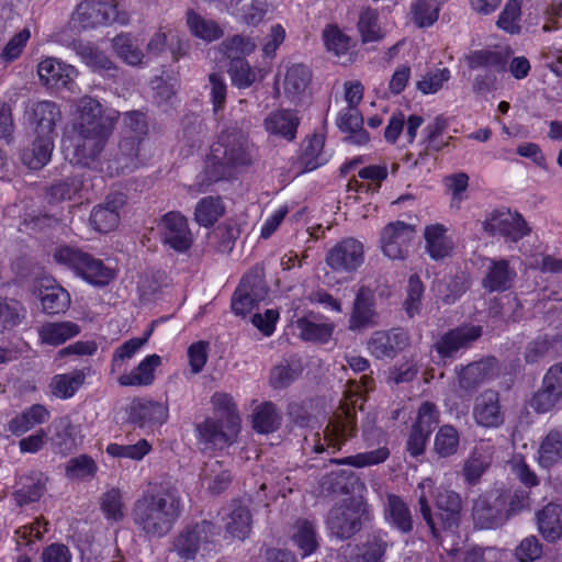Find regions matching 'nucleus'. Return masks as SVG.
I'll return each instance as SVG.
<instances>
[{"mask_svg": "<svg viewBox=\"0 0 562 562\" xmlns=\"http://www.w3.org/2000/svg\"><path fill=\"white\" fill-rule=\"evenodd\" d=\"M473 418L484 428H498L505 423V412L497 391L488 389L475 397Z\"/></svg>", "mask_w": 562, "mask_h": 562, "instance_id": "nucleus-13", "label": "nucleus"}, {"mask_svg": "<svg viewBox=\"0 0 562 562\" xmlns=\"http://www.w3.org/2000/svg\"><path fill=\"white\" fill-rule=\"evenodd\" d=\"M87 281L95 285H104L113 278L112 270L99 259L86 255L79 272Z\"/></svg>", "mask_w": 562, "mask_h": 562, "instance_id": "nucleus-49", "label": "nucleus"}, {"mask_svg": "<svg viewBox=\"0 0 562 562\" xmlns=\"http://www.w3.org/2000/svg\"><path fill=\"white\" fill-rule=\"evenodd\" d=\"M281 412L271 402L258 405L252 414V427L257 432L271 434L281 425Z\"/></svg>", "mask_w": 562, "mask_h": 562, "instance_id": "nucleus-39", "label": "nucleus"}, {"mask_svg": "<svg viewBox=\"0 0 562 562\" xmlns=\"http://www.w3.org/2000/svg\"><path fill=\"white\" fill-rule=\"evenodd\" d=\"M536 520L541 536L549 542H555L562 538V507L549 503L537 512Z\"/></svg>", "mask_w": 562, "mask_h": 562, "instance_id": "nucleus-29", "label": "nucleus"}, {"mask_svg": "<svg viewBox=\"0 0 562 562\" xmlns=\"http://www.w3.org/2000/svg\"><path fill=\"white\" fill-rule=\"evenodd\" d=\"M187 24L194 36L206 42L215 41L223 35L222 29L215 21L204 19L193 10L187 13Z\"/></svg>", "mask_w": 562, "mask_h": 562, "instance_id": "nucleus-47", "label": "nucleus"}, {"mask_svg": "<svg viewBox=\"0 0 562 562\" xmlns=\"http://www.w3.org/2000/svg\"><path fill=\"white\" fill-rule=\"evenodd\" d=\"M488 312L494 317L516 322L521 317V304L517 296L508 294L499 300H494Z\"/></svg>", "mask_w": 562, "mask_h": 562, "instance_id": "nucleus-54", "label": "nucleus"}, {"mask_svg": "<svg viewBox=\"0 0 562 562\" xmlns=\"http://www.w3.org/2000/svg\"><path fill=\"white\" fill-rule=\"evenodd\" d=\"M218 535V528L209 520H202L186 527L173 539L172 548L182 560H194L198 554L204 555L211 550L214 538Z\"/></svg>", "mask_w": 562, "mask_h": 562, "instance_id": "nucleus-5", "label": "nucleus"}, {"mask_svg": "<svg viewBox=\"0 0 562 562\" xmlns=\"http://www.w3.org/2000/svg\"><path fill=\"white\" fill-rule=\"evenodd\" d=\"M385 516L391 525L403 533H407L413 529V519L411 512L404 501L397 495H387L385 505Z\"/></svg>", "mask_w": 562, "mask_h": 562, "instance_id": "nucleus-40", "label": "nucleus"}, {"mask_svg": "<svg viewBox=\"0 0 562 562\" xmlns=\"http://www.w3.org/2000/svg\"><path fill=\"white\" fill-rule=\"evenodd\" d=\"M440 4L441 3L432 0H417L412 8L416 24L420 27H425L437 21Z\"/></svg>", "mask_w": 562, "mask_h": 562, "instance_id": "nucleus-64", "label": "nucleus"}, {"mask_svg": "<svg viewBox=\"0 0 562 562\" xmlns=\"http://www.w3.org/2000/svg\"><path fill=\"white\" fill-rule=\"evenodd\" d=\"M24 318L25 310L18 301L0 297V334L11 331Z\"/></svg>", "mask_w": 562, "mask_h": 562, "instance_id": "nucleus-48", "label": "nucleus"}, {"mask_svg": "<svg viewBox=\"0 0 562 562\" xmlns=\"http://www.w3.org/2000/svg\"><path fill=\"white\" fill-rule=\"evenodd\" d=\"M82 187V180L79 175H71L56 181L48 189L47 193L52 201L59 202L70 200Z\"/></svg>", "mask_w": 562, "mask_h": 562, "instance_id": "nucleus-56", "label": "nucleus"}, {"mask_svg": "<svg viewBox=\"0 0 562 562\" xmlns=\"http://www.w3.org/2000/svg\"><path fill=\"white\" fill-rule=\"evenodd\" d=\"M257 44L254 40L241 35H235L232 38H227L221 44V50L235 61L243 59V55H248L255 50Z\"/></svg>", "mask_w": 562, "mask_h": 562, "instance_id": "nucleus-59", "label": "nucleus"}, {"mask_svg": "<svg viewBox=\"0 0 562 562\" xmlns=\"http://www.w3.org/2000/svg\"><path fill=\"white\" fill-rule=\"evenodd\" d=\"M468 63H469V67L472 69L485 67V68H492L496 71H502L505 69L506 59H505V56L503 54H501L499 52L490 50V49H480V50L472 52L468 56Z\"/></svg>", "mask_w": 562, "mask_h": 562, "instance_id": "nucleus-55", "label": "nucleus"}, {"mask_svg": "<svg viewBox=\"0 0 562 562\" xmlns=\"http://www.w3.org/2000/svg\"><path fill=\"white\" fill-rule=\"evenodd\" d=\"M79 333L80 327L72 322H48L38 329L42 341L53 346L61 345Z\"/></svg>", "mask_w": 562, "mask_h": 562, "instance_id": "nucleus-37", "label": "nucleus"}, {"mask_svg": "<svg viewBox=\"0 0 562 562\" xmlns=\"http://www.w3.org/2000/svg\"><path fill=\"white\" fill-rule=\"evenodd\" d=\"M415 228L402 221L387 224L381 232V246L385 256L391 259H403L408 254Z\"/></svg>", "mask_w": 562, "mask_h": 562, "instance_id": "nucleus-11", "label": "nucleus"}, {"mask_svg": "<svg viewBox=\"0 0 562 562\" xmlns=\"http://www.w3.org/2000/svg\"><path fill=\"white\" fill-rule=\"evenodd\" d=\"M139 139L136 137H123L117 150L111 154L108 159L103 154L99 156V167L92 170L105 173L109 177L119 176L121 173H130L138 168L140 161L138 159Z\"/></svg>", "mask_w": 562, "mask_h": 562, "instance_id": "nucleus-7", "label": "nucleus"}, {"mask_svg": "<svg viewBox=\"0 0 562 562\" xmlns=\"http://www.w3.org/2000/svg\"><path fill=\"white\" fill-rule=\"evenodd\" d=\"M251 162L250 146L241 131L226 130L212 146L207 161V173L211 181L231 176L234 168Z\"/></svg>", "mask_w": 562, "mask_h": 562, "instance_id": "nucleus-3", "label": "nucleus"}, {"mask_svg": "<svg viewBox=\"0 0 562 562\" xmlns=\"http://www.w3.org/2000/svg\"><path fill=\"white\" fill-rule=\"evenodd\" d=\"M457 372L460 389L472 392L498 374L497 361L494 357L485 358L461 367Z\"/></svg>", "mask_w": 562, "mask_h": 562, "instance_id": "nucleus-17", "label": "nucleus"}, {"mask_svg": "<svg viewBox=\"0 0 562 562\" xmlns=\"http://www.w3.org/2000/svg\"><path fill=\"white\" fill-rule=\"evenodd\" d=\"M482 335V327L462 325L441 335L434 345L441 359H453L463 349H468Z\"/></svg>", "mask_w": 562, "mask_h": 562, "instance_id": "nucleus-10", "label": "nucleus"}, {"mask_svg": "<svg viewBox=\"0 0 562 562\" xmlns=\"http://www.w3.org/2000/svg\"><path fill=\"white\" fill-rule=\"evenodd\" d=\"M112 45L117 56L127 64L135 66L142 63L144 54L128 35H117L113 38Z\"/></svg>", "mask_w": 562, "mask_h": 562, "instance_id": "nucleus-62", "label": "nucleus"}, {"mask_svg": "<svg viewBox=\"0 0 562 562\" xmlns=\"http://www.w3.org/2000/svg\"><path fill=\"white\" fill-rule=\"evenodd\" d=\"M562 461V427L550 430L538 450V462L549 469Z\"/></svg>", "mask_w": 562, "mask_h": 562, "instance_id": "nucleus-36", "label": "nucleus"}, {"mask_svg": "<svg viewBox=\"0 0 562 562\" xmlns=\"http://www.w3.org/2000/svg\"><path fill=\"white\" fill-rule=\"evenodd\" d=\"M292 541L297 547L302 557L312 554L318 548L316 530L313 522L297 520L293 528Z\"/></svg>", "mask_w": 562, "mask_h": 562, "instance_id": "nucleus-45", "label": "nucleus"}, {"mask_svg": "<svg viewBox=\"0 0 562 562\" xmlns=\"http://www.w3.org/2000/svg\"><path fill=\"white\" fill-rule=\"evenodd\" d=\"M86 374L82 370L57 374L52 380L53 394L60 398H70L85 383Z\"/></svg>", "mask_w": 562, "mask_h": 562, "instance_id": "nucleus-46", "label": "nucleus"}, {"mask_svg": "<svg viewBox=\"0 0 562 562\" xmlns=\"http://www.w3.org/2000/svg\"><path fill=\"white\" fill-rule=\"evenodd\" d=\"M409 344L407 334L401 329L374 331L368 341V349L378 359L394 358Z\"/></svg>", "mask_w": 562, "mask_h": 562, "instance_id": "nucleus-18", "label": "nucleus"}, {"mask_svg": "<svg viewBox=\"0 0 562 562\" xmlns=\"http://www.w3.org/2000/svg\"><path fill=\"white\" fill-rule=\"evenodd\" d=\"M355 484L352 471H333L321 480V493L324 495L349 494Z\"/></svg>", "mask_w": 562, "mask_h": 562, "instance_id": "nucleus-42", "label": "nucleus"}, {"mask_svg": "<svg viewBox=\"0 0 562 562\" xmlns=\"http://www.w3.org/2000/svg\"><path fill=\"white\" fill-rule=\"evenodd\" d=\"M336 124L341 132L349 134L346 140L356 145H364L369 142V134L362 127L363 117L357 108L347 106L341 110Z\"/></svg>", "mask_w": 562, "mask_h": 562, "instance_id": "nucleus-28", "label": "nucleus"}, {"mask_svg": "<svg viewBox=\"0 0 562 562\" xmlns=\"http://www.w3.org/2000/svg\"><path fill=\"white\" fill-rule=\"evenodd\" d=\"M48 419V409L42 404H34L10 420L9 430L15 436H21Z\"/></svg>", "mask_w": 562, "mask_h": 562, "instance_id": "nucleus-34", "label": "nucleus"}, {"mask_svg": "<svg viewBox=\"0 0 562 562\" xmlns=\"http://www.w3.org/2000/svg\"><path fill=\"white\" fill-rule=\"evenodd\" d=\"M386 548L385 540L373 536L358 547L357 553L350 558L349 562H383Z\"/></svg>", "mask_w": 562, "mask_h": 562, "instance_id": "nucleus-53", "label": "nucleus"}, {"mask_svg": "<svg viewBox=\"0 0 562 562\" xmlns=\"http://www.w3.org/2000/svg\"><path fill=\"white\" fill-rule=\"evenodd\" d=\"M168 418V407L153 401H133L130 409V420L139 427L161 425Z\"/></svg>", "mask_w": 562, "mask_h": 562, "instance_id": "nucleus-27", "label": "nucleus"}, {"mask_svg": "<svg viewBox=\"0 0 562 562\" xmlns=\"http://www.w3.org/2000/svg\"><path fill=\"white\" fill-rule=\"evenodd\" d=\"M224 521L226 532L234 538L245 540L249 536L252 526V515L249 509V501H233L228 507Z\"/></svg>", "mask_w": 562, "mask_h": 562, "instance_id": "nucleus-19", "label": "nucleus"}, {"mask_svg": "<svg viewBox=\"0 0 562 562\" xmlns=\"http://www.w3.org/2000/svg\"><path fill=\"white\" fill-rule=\"evenodd\" d=\"M203 484L213 494H221L232 482L231 471L218 460H210L204 463L201 472Z\"/></svg>", "mask_w": 562, "mask_h": 562, "instance_id": "nucleus-35", "label": "nucleus"}, {"mask_svg": "<svg viewBox=\"0 0 562 562\" xmlns=\"http://www.w3.org/2000/svg\"><path fill=\"white\" fill-rule=\"evenodd\" d=\"M266 131L286 140H293L300 125V119L290 110H281L270 113L263 122Z\"/></svg>", "mask_w": 562, "mask_h": 562, "instance_id": "nucleus-30", "label": "nucleus"}, {"mask_svg": "<svg viewBox=\"0 0 562 562\" xmlns=\"http://www.w3.org/2000/svg\"><path fill=\"white\" fill-rule=\"evenodd\" d=\"M211 403L213 405L215 419L227 423L231 428L240 427V417L238 415L236 404L229 394L216 392L212 395Z\"/></svg>", "mask_w": 562, "mask_h": 562, "instance_id": "nucleus-44", "label": "nucleus"}, {"mask_svg": "<svg viewBox=\"0 0 562 562\" xmlns=\"http://www.w3.org/2000/svg\"><path fill=\"white\" fill-rule=\"evenodd\" d=\"M162 241L177 251H186L192 245V234L187 218L179 212L167 213L160 224Z\"/></svg>", "mask_w": 562, "mask_h": 562, "instance_id": "nucleus-15", "label": "nucleus"}, {"mask_svg": "<svg viewBox=\"0 0 562 562\" xmlns=\"http://www.w3.org/2000/svg\"><path fill=\"white\" fill-rule=\"evenodd\" d=\"M54 138L45 135H36L32 147L22 153V161L30 169L37 170L48 164L54 149Z\"/></svg>", "mask_w": 562, "mask_h": 562, "instance_id": "nucleus-32", "label": "nucleus"}, {"mask_svg": "<svg viewBox=\"0 0 562 562\" xmlns=\"http://www.w3.org/2000/svg\"><path fill=\"white\" fill-rule=\"evenodd\" d=\"M178 487L167 483L157 492L145 493L133 507L135 525L150 538H160L173 527L181 513Z\"/></svg>", "mask_w": 562, "mask_h": 562, "instance_id": "nucleus-2", "label": "nucleus"}, {"mask_svg": "<svg viewBox=\"0 0 562 562\" xmlns=\"http://www.w3.org/2000/svg\"><path fill=\"white\" fill-rule=\"evenodd\" d=\"M324 43L336 56L346 54L352 46V40L336 25H327L323 31Z\"/></svg>", "mask_w": 562, "mask_h": 562, "instance_id": "nucleus-58", "label": "nucleus"}, {"mask_svg": "<svg viewBox=\"0 0 562 562\" xmlns=\"http://www.w3.org/2000/svg\"><path fill=\"white\" fill-rule=\"evenodd\" d=\"M55 435L50 438L53 445L59 448L60 452L70 451L75 446L76 428L67 417L56 419L53 423Z\"/></svg>", "mask_w": 562, "mask_h": 562, "instance_id": "nucleus-57", "label": "nucleus"}, {"mask_svg": "<svg viewBox=\"0 0 562 562\" xmlns=\"http://www.w3.org/2000/svg\"><path fill=\"white\" fill-rule=\"evenodd\" d=\"M360 398L352 396L350 401L340 404L337 412L329 419L325 430L324 440L328 447H340L357 434L356 407Z\"/></svg>", "mask_w": 562, "mask_h": 562, "instance_id": "nucleus-6", "label": "nucleus"}, {"mask_svg": "<svg viewBox=\"0 0 562 562\" xmlns=\"http://www.w3.org/2000/svg\"><path fill=\"white\" fill-rule=\"evenodd\" d=\"M517 272L506 259H491L482 285L490 292H502L510 289Z\"/></svg>", "mask_w": 562, "mask_h": 562, "instance_id": "nucleus-23", "label": "nucleus"}, {"mask_svg": "<svg viewBox=\"0 0 562 562\" xmlns=\"http://www.w3.org/2000/svg\"><path fill=\"white\" fill-rule=\"evenodd\" d=\"M126 204V195L121 191L110 192L104 203L95 205L90 214L91 226L100 233L115 229L120 223V210Z\"/></svg>", "mask_w": 562, "mask_h": 562, "instance_id": "nucleus-14", "label": "nucleus"}, {"mask_svg": "<svg viewBox=\"0 0 562 562\" xmlns=\"http://www.w3.org/2000/svg\"><path fill=\"white\" fill-rule=\"evenodd\" d=\"M26 114L36 135L50 137L57 135L56 124L61 119V112L55 102L48 100L34 102L27 108Z\"/></svg>", "mask_w": 562, "mask_h": 562, "instance_id": "nucleus-16", "label": "nucleus"}, {"mask_svg": "<svg viewBox=\"0 0 562 562\" xmlns=\"http://www.w3.org/2000/svg\"><path fill=\"white\" fill-rule=\"evenodd\" d=\"M369 519L368 505L361 499L349 498L329 510L326 524L333 536L347 540L359 532Z\"/></svg>", "mask_w": 562, "mask_h": 562, "instance_id": "nucleus-4", "label": "nucleus"}, {"mask_svg": "<svg viewBox=\"0 0 562 562\" xmlns=\"http://www.w3.org/2000/svg\"><path fill=\"white\" fill-rule=\"evenodd\" d=\"M47 477L38 471H32L22 475L16 481V488L13 493L18 506L22 507L30 503L37 502L46 490Z\"/></svg>", "mask_w": 562, "mask_h": 562, "instance_id": "nucleus-26", "label": "nucleus"}, {"mask_svg": "<svg viewBox=\"0 0 562 562\" xmlns=\"http://www.w3.org/2000/svg\"><path fill=\"white\" fill-rule=\"evenodd\" d=\"M364 260L363 245L356 238L347 237L333 246L326 254L325 261L339 273L355 272Z\"/></svg>", "mask_w": 562, "mask_h": 562, "instance_id": "nucleus-8", "label": "nucleus"}, {"mask_svg": "<svg viewBox=\"0 0 562 562\" xmlns=\"http://www.w3.org/2000/svg\"><path fill=\"white\" fill-rule=\"evenodd\" d=\"M459 432L451 425H443L435 436L434 451L441 458L454 454L459 447Z\"/></svg>", "mask_w": 562, "mask_h": 562, "instance_id": "nucleus-52", "label": "nucleus"}, {"mask_svg": "<svg viewBox=\"0 0 562 562\" xmlns=\"http://www.w3.org/2000/svg\"><path fill=\"white\" fill-rule=\"evenodd\" d=\"M469 285L463 274L454 276L439 282L437 290L446 304L454 303L465 291Z\"/></svg>", "mask_w": 562, "mask_h": 562, "instance_id": "nucleus-60", "label": "nucleus"}, {"mask_svg": "<svg viewBox=\"0 0 562 562\" xmlns=\"http://www.w3.org/2000/svg\"><path fill=\"white\" fill-rule=\"evenodd\" d=\"M439 418L440 412L438 407L431 402H424L418 408L413 427L430 435L432 429L439 424Z\"/></svg>", "mask_w": 562, "mask_h": 562, "instance_id": "nucleus-63", "label": "nucleus"}, {"mask_svg": "<svg viewBox=\"0 0 562 562\" xmlns=\"http://www.w3.org/2000/svg\"><path fill=\"white\" fill-rule=\"evenodd\" d=\"M435 502L439 510L438 519L441 521L443 529L453 530L458 528L462 508L460 495L453 491L439 487L435 491Z\"/></svg>", "mask_w": 562, "mask_h": 562, "instance_id": "nucleus-21", "label": "nucleus"}, {"mask_svg": "<svg viewBox=\"0 0 562 562\" xmlns=\"http://www.w3.org/2000/svg\"><path fill=\"white\" fill-rule=\"evenodd\" d=\"M312 79V71L303 64H293L288 67L283 89L284 93L291 100L299 99L307 89Z\"/></svg>", "mask_w": 562, "mask_h": 562, "instance_id": "nucleus-33", "label": "nucleus"}, {"mask_svg": "<svg viewBox=\"0 0 562 562\" xmlns=\"http://www.w3.org/2000/svg\"><path fill=\"white\" fill-rule=\"evenodd\" d=\"M323 147L324 137L317 134L312 135L303 142L300 157L301 172L315 170L326 161L322 155Z\"/></svg>", "mask_w": 562, "mask_h": 562, "instance_id": "nucleus-43", "label": "nucleus"}, {"mask_svg": "<svg viewBox=\"0 0 562 562\" xmlns=\"http://www.w3.org/2000/svg\"><path fill=\"white\" fill-rule=\"evenodd\" d=\"M374 294L368 286H361L353 302L349 329L356 330L375 324Z\"/></svg>", "mask_w": 562, "mask_h": 562, "instance_id": "nucleus-25", "label": "nucleus"}, {"mask_svg": "<svg viewBox=\"0 0 562 562\" xmlns=\"http://www.w3.org/2000/svg\"><path fill=\"white\" fill-rule=\"evenodd\" d=\"M40 299L43 311L47 314L65 312L70 304L68 292L58 284L41 283Z\"/></svg>", "mask_w": 562, "mask_h": 562, "instance_id": "nucleus-38", "label": "nucleus"}, {"mask_svg": "<svg viewBox=\"0 0 562 562\" xmlns=\"http://www.w3.org/2000/svg\"><path fill=\"white\" fill-rule=\"evenodd\" d=\"M37 72L41 81L52 88L67 87L77 76L75 67L54 57L41 61Z\"/></svg>", "mask_w": 562, "mask_h": 562, "instance_id": "nucleus-22", "label": "nucleus"}, {"mask_svg": "<svg viewBox=\"0 0 562 562\" xmlns=\"http://www.w3.org/2000/svg\"><path fill=\"white\" fill-rule=\"evenodd\" d=\"M482 227L491 235L498 234L512 241L521 239L530 232L520 214L506 209L492 211L482 223Z\"/></svg>", "mask_w": 562, "mask_h": 562, "instance_id": "nucleus-9", "label": "nucleus"}, {"mask_svg": "<svg viewBox=\"0 0 562 562\" xmlns=\"http://www.w3.org/2000/svg\"><path fill=\"white\" fill-rule=\"evenodd\" d=\"M498 496L504 503L507 520L530 506V494L525 490L507 491Z\"/></svg>", "mask_w": 562, "mask_h": 562, "instance_id": "nucleus-61", "label": "nucleus"}, {"mask_svg": "<svg viewBox=\"0 0 562 562\" xmlns=\"http://www.w3.org/2000/svg\"><path fill=\"white\" fill-rule=\"evenodd\" d=\"M198 442L203 450L223 449L232 445L239 428H231L227 423L212 417L195 426Z\"/></svg>", "mask_w": 562, "mask_h": 562, "instance_id": "nucleus-12", "label": "nucleus"}, {"mask_svg": "<svg viewBox=\"0 0 562 562\" xmlns=\"http://www.w3.org/2000/svg\"><path fill=\"white\" fill-rule=\"evenodd\" d=\"M473 518L481 528H496L507 521L504 503L497 496L493 502L479 497L473 505Z\"/></svg>", "mask_w": 562, "mask_h": 562, "instance_id": "nucleus-24", "label": "nucleus"}, {"mask_svg": "<svg viewBox=\"0 0 562 562\" xmlns=\"http://www.w3.org/2000/svg\"><path fill=\"white\" fill-rule=\"evenodd\" d=\"M224 213L220 198L206 196L199 201L194 211L195 221L202 226H212Z\"/></svg>", "mask_w": 562, "mask_h": 562, "instance_id": "nucleus-50", "label": "nucleus"}, {"mask_svg": "<svg viewBox=\"0 0 562 562\" xmlns=\"http://www.w3.org/2000/svg\"><path fill=\"white\" fill-rule=\"evenodd\" d=\"M446 233L447 228L441 224L425 227L426 250L435 260L449 256L453 249V243Z\"/></svg>", "mask_w": 562, "mask_h": 562, "instance_id": "nucleus-31", "label": "nucleus"}, {"mask_svg": "<svg viewBox=\"0 0 562 562\" xmlns=\"http://www.w3.org/2000/svg\"><path fill=\"white\" fill-rule=\"evenodd\" d=\"M159 363V356H147L131 373L121 375L119 383L124 386L149 385L154 380V369Z\"/></svg>", "mask_w": 562, "mask_h": 562, "instance_id": "nucleus-41", "label": "nucleus"}, {"mask_svg": "<svg viewBox=\"0 0 562 562\" xmlns=\"http://www.w3.org/2000/svg\"><path fill=\"white\" fill-rule=\"evenodd\" d=\"M243 293L251 296L258 303L266 299L268 286L265 282L263 269L255 268L240 281L238 288Z\"/></svg>", "mask_w": 562, "mask_h": 562, "instance_id": "nucleus-51", "label": "nucleus"}, {"mask_svg": "<svg viewBox=\"0 0 562 562\" xmlns=\"http://www.w3.org/2000/svg\"><path fill=\"white\" fill-rule=\"evenodd\" d=\"M115 7L109 2L85 1L78 4L72 21L82 29L94 27L114 20Z\"/></svg>", "mask_w": 562, "mask_h": 562, "instance_id": "nucleus-20", "label": "nucleus"}, {"mask_svg": "<svg viewBox=\"0 0 562 562\" xmlns=\"http://www.w3.org/2000/svg\"><path fill=\"white\" fill-rule=\"evenodd\" d=\"M119 119V111L90 95L78 99L74 121L77 140L71 161L86 168L99 167V156L104 153Z\"/></svg>", "mask_w": 562, "mask_h": 562, "instance_id": "nucleus-1", "label": "nucleus"}]
</instances>
